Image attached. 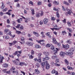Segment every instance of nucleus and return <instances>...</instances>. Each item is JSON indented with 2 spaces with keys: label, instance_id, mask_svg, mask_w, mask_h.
Instances as JSON below:
<instances>
[{
  "label": "nucleus",
  "instance_id": "7",
  "mask_svg": "<svg viewBox=\"0 0 75 75\" xmlns=\"http://www.w3.org/2000/svg\"><path fill=\"white\" fill-rule=\"evenodd\" d=\"M62 46L64 48H69V46L68 44L66 45L63 44Z\"/></svg>",
  "mask_w": 75,
  "mask_h": 75
},
{
  "label": "nucleus",
  "instance_id": "32",
  "mask_svg": "<svg viewBox=\"0 0 75 75\" xmlns=\"http://www.w3.org/2000/svg\"><path fill=\"white\" fill-rule=\"evenodd\" d=\"M23 29H24V27L22 25L20 26L19 30H23Z\"/></svg>",
  "mask_w": 75,
  "mask_h": 75
},
{
  "label": "nucleus",
  "instance_id": "41",
  "mask_svg": "<svg viewBox=\"0 0 75 75\" xmlns=\"http://www.w3.org/2000/svg\"><path fill=\"white\" fill-rule=\"evenodd\" d=\"M38 62H41V57H39V59L38 61Z\"/></svg>",
  "mask_w": 75,
  "mask_h": 75
},
{
  "label": "nucleus",
  "instance_id": "20",
  "mask_svg": "<svg viewBox=\"0 0 75 75\" xmlns=\"http://www.w3.org/2000/svg\"><path fill=\"white\" fill-rule=\"evenodd\" d=\"M40 16V13H37L36 15V17H39Z\"/></svg>",
  "mask_w": 75,
  "mask_h": 75
},
{
  "label": "nucleus",
  "instance_id": "56",
  "mask_svg": "<svg viewBox=\"0 0 75 75\" xmlns=\"http://www.w3.org/2000/svg\"><path fill=\"white\" fill-rule=\"evenodd\" d=\"M62 10H63V11H65V7H64V6H62Z\"/></svg>",
  "mask_w": 75,
  "mask_h": 75
},
{
  "label": "nucleus",
  "instance_id": "58",
  "mask_svg": "<svg viewBox=\"0 0 75 75\" xmlns=\"http://www.w3.org/2000/svg\"><path fill=\"white\" fill-rule=\"evenodd\" d=\"M6 70H7V69H4L3 70V72H4V73H5V72L6 73V72H7V71H6Z\"/></svg>",
  "mask_w": 75,
  "mask_h": 75
},
{
  "label": "nucleus",
  "instance_id": "33",
  "mask_svg": "<svg viewBox=\"0 0 75 75\" xmlns=\"http://www.w3.org/2000/svg\"><path fill=\"white\" fill-rule=\"evenodd\" d=\"M50 49H51V50H53V51H55V49L54 47V46L51 47L50 48Z\"/></svg>",
  "mask_w": 75,
  "mask_h": 75
},
{
  "label": "nucleus",
  "instance_id": "43",
  "mask_svg": "<svg viewBox=\"0 0 75 75\" xmlns=\"http://www.w3.org/2000/svg\"><path fill=\"white\" fill-rule=\"evenodd\" d=\"M44 15V12L42 11H41V13H40V15L41 16H42Z\"/></svg>",
  "mask_w": 75,
  "mask_h": 75
},
{
  "label": "nucleus",
  "instance_id": "38",
  "mask_svg": "<svg viewBox=\"0 0 75 75\" xmlns=\"http://www.w3.org/2000/svg\"><path fill=\"white\" fill-rule=\"evenodd\" d=\"M46 35L49 37H51V35H50V33L49 32L47 33H46Z\"/></svg>",
  "mask_w": 75,
  "mask_h": 75
},
{
  "label": "nucleus",
  "instance_id": "53",
  "mask_svg": "<svg viewBox=\"0 0 75 75\" xmlns=\"http://www.w3.org/2000/svg\"><path fill=\"white\" fill-rule=\"evenodd\" d=\"M16 42H17V41H16V40H14L13 42H12V44H13V45H14L15 44H16Z\"/></svg>",
  "mask_w": 75,
  "mask_h": 75
},
{
  "label": "nucleus",
  "instance_id": "49",
  "mask_svg": "<svg viewBox=\"0 0 75 75\" xmlns=\"http://www.w3.org/2000/svg\"><path fill=\"white\" fill-rule=\"evenodd\" d=\"M62 34H63V35H64V34H67V33L65 30L62 31Z\"/></svg>",
  "mask_w": 75,
  "mask_h": 75
},
{
  "label": "nucleus",
  "instance_id": "26",
  "mask_svg": "<svg viewBox=\"0 0 75 75\" xmlns=\"http://www.w3.org/2000/svg\"><path fill=\"white\" fill-rule=\"evenodd\" d=\"M63 3L64 4H66V5H67V6H69V3L66 2L65 1H64Z\"/></svg>",
  "mask_w": 75,
  "mask_h": 75
},
{
  "label": "nucleus",
  "instance_id": "28",
  "mask_svg": "<svg viewBox=\"0 0 75 75\" xmlns=\"http://www.w3.org/2000/svg\"><path fill=\"white\" fill-rule=\"evenodd\" d=\"M9 31H10V30L7 29H5L4 31V32L5 33H7V32H8Z\"/></svg>",
  "mask_w": 75,
  "mask_h": 75
},
{
  "label": "nucleus",
  "instance_id": "10",
  "mask_svg": "<svg viewBox=\"0 0 75 75\" xmlns=\"http://www.w3.org/2000/svg\"><path fill=\"white\" fill-rule=\"evenodd\" d=\"M19 65L20 66H23V65H27V64L24 62H21L19 63Z\"/></svg>",
  "mask_w": 75,
  "mask_h": 75
},
{
  "label": "nucleus",
  "instance_id": "24",
  "mask_svg": "<svg viewBox=\"0 0 75 75\" xmlns=\"http://www.w3.org/2000/svg\"><path fill=\"white\" fill-rule=\"evenodd\" d=\"M60 28H61V27H60L59 28H51V30H59Z\"/></svg>",
  "mask_w": 75,
  "mask_h": 75
},
{
  "label": "nucleus",
  "instance_id": "9",
  "mask_svg": "<svg viewBox=\"0 0 75 75\" xmlns=\"http://www.w3.org/2000/svg\"><path fill=\"white\" fill-rule=\"evenodd\" d=\"M33 34L35 35L36 37H37L40 36V35H39V34L37 33V32L34 31L33 32Z\"/></svg>",
  "mask_w": 75,
  "mask_h": 75
},
{
  "label": "nucleus",
  "instance_id": "5",
  "mask_svg": "<svg viewBox=\"0 0 75 75\" xmlns=\"http://www.w3.org/2000/svg\"><path fill=\"white\" fill-rule=\"evenodd\" d=\"M67 11L68 12L66 13V14H69V15H71V13H72V11L68 9H67Z\"/></svg>",
  "mask_w": 75,
  "mask_h": 75
},
{
  "label": "nucleus",
  "instance_id": "12",
  "mask_svg": "<svg viewBox=\"0 0 75 75\" xmlns=\"http://www.w3.org/2000/svg\"><path fill=\"white\" fill-rule=\"evenodd\" d=\"M65 55V53L64 52L62 51L60 53V55L61 57H63Z\"/></svg>",
  "mask_w": 75,
  "mask_h": 75
},
{
  "label": "nucleus",
  "instance_id": "30",
  "mask_svg": "<svg viewBox=\"0 0 75 75\" xmlns=\"http://www.w3.org/2000/svg\"><path fill=\"white\" fill-rule=\"evenodd\" d=\"M64 62H65V63L66 65H68V64H69V62H68V60L67 59H65L64 60Z\"/></svg>",
  "mask_w": 75,
  "mask_h": 75
},
{
  "label": "nucleus",
  "instance_id": "6",
  "mask_svg": "<svg viewBox=\"0 0 75 75\" xmlns=\"http://www.w3.org/2000/svg\"><path fill=\"white\" fill-rule=\"evenodd\" d=\"M43 23L44 24H46L48 21V19L47 18H45L43 20Z\"/></svg>",
  "mask_w": 75,
  "mask_h": 75
},
{
  "label": "nucleus",
  "instance_id": "13",
  "mask_svg": "<svg viewBox=\"0 0 75 75\" xmlns=\"http://www.w3.org/2000/svg\"><path fill=\"white\" fill-rule=\"evenodd\" d=\"M53 42L55 44H57V42L55 38H53Z\"/></svg>",
  "mask_w": 75,
  "mask_h": 75
},
{
  "label": "nucleus",
  "instance_id": "61",
  "mask_svg": "<svg viewBox=\"0 0 75 75\" xmlns=\"http://www.w3.org/2000/svg\"><path fill=\"white\" fill-rule=\"evenodd\" d=\"M50 44H48L46 45V47H50Z\"/></svg>",
  "mask_w": 75,
  "mask_h": 75
},
{
  "label": "nucleus",
  "instance_id": "60",
  "mask_svg": "<svg viewBox=\"0 0 75 75\" xmlns=\"http://www.w3.org/2000/svg\"><path fill=\"white\" fill-rule=\"evenodd\" d=\"M18 54V51H17L15 52L13 54V55H16Z\"/></svg>",
  "mask_w": 75,
  "mask_h": 75
},
{
  "label": "nucleus",
  "instance_id": "40",
  "mask_svg": "<svg viewBox=\"0 0 75 75\" xmlns=\"http://www.w3.org/2000/svg\"><path fill=\"white\" fill-rule=\"evenodd\" d=\"M56 15L57 17V18H59L60 16H59V13H58V12H57L56 13Z\"/></svg>",
  "mask_w": 75,
  "mask_h": 75
},
{
  "label": "nucleus",
  "instance_id": "46",
  "mask_svg": "<svg viewBox=\"0 0 75 75\" xmlns=\"http://www.w3.org/2000/svg\"><path fill=\"white\" fill-rule=\"evenodd\" d=\"M33 45V42H29V45H30V46H32Z\"/></svg>",
  "mask_w": 75,
  "mask_h": 75
},
{
  "label": "nucleus",
  "instance_id": "54",
  "mask_svg": "<svg viewBox=\"0 0 75 75\" xmlns=\"http://www.w3.org/2000/svg\"><path fill=\"white\" fill-rule=\"evenodd\" d=\"M29 4H31V5H32V6H33V2H32V1H30L29 2Z\"/></svg>",
  "mask_w": 75,
  "mask_h": 75
},
{
  "label": "nucleus",
  "instance_id": "37",
  "mask_svg": "<svg viewBox=\"0 0 75 75\" xmlns=\"http://www.w3.org/2000/svg\"><path fill=\"white\" fill-rule=\"evenodd\" d=\"M21 25L20 24H18L17 25L16 27V28H18L19 29L20 28V27Z\"/></svg>",
  "mask_w": 75,
  "mask_h": 75
},
{
  "label": "nucleus",
  "instance_id": "57",
  "mask_svg": "<svg viewBox=\"0 0 75 75\" xmlns=\"http://www.w3.org/2000/svg\"><path fill=\"white\" fill-rule=\"evenodd\" d=\"M0 59H2V60H3V59H4V57H3V56H1V55H0Z\"/></svg>",
  "mask_w": 75,
  "mask_h": 75
},
{
  "label": "nucleus",
  "instance_id": "1",
  "mask_svg": "<svg viewBox=\"0 0 75 75\" xmlns=\"http://www.w3.org/2000/svg\"><path fill=\"white\" fill-rule=\"evenodd\" d=\"M45 64H46V68L47 69H48L49 68H50V65L48 63V61L47 60H46L45 61Z\"/></svg>",
  "mask_w": 75,
  "mask_h": 75
},
{
  "label": "nucleus",
  "instance_id": "23",
  "mask_svg": "<svg viewBox=\"0 0 75 75\" xmlns=\"http://www.w3.org/2000/svg\"><path fill=\"white\" fill-rule=\"evenodd\" d=\"M67 68L69 69H72V70H74V68H72L71 67L69 66H68L67 67Z\"/></svg>",
  "mask_w": 75,
  "mask_h": 75
},
{
  "label": "nucleus",
  "instance_id": "22",
  "mask_svg": "<svg viewBox=\"0 0 75 75\" xmlns=\"http://www.w3.org/2000/svg\"><path fill=\"white\" fill-rule=\"evenodd\" d=\"M66 42L67 43V44H70L71 43V41L70 40H67L66 41Z\"/></svg>",
  "mask_w": 75,
  "mask_h": 75
},
{
  "label": "nucleus",
  "instance_id": "51",
  "mask_svg": "<svg viewBox=\"0 0 75 75\" xmlns=\"http://www.w3.org/2000/svg\"><path fill=\"white\" fill-rule=\"evenodd\" d=\"M55 66L57 67H59L60 66V64H59L57 63H55Z\"/></svg>",
  "mask_w": 75,
  "mask_h": 75
},
{
  "label": "nucleus",
  "instance_id": "48",
  "mask_svg": "<svg viewBox=\"0 0 75 75\" xmlns=\"http://www.w3.org/2000/svg\"><path fill=\"white\" fill-rule=\"evenodd\" d=\"M56 19V18H55L54 17H52L51 18V20H53V21L55 20Z\"/></svg>",
  "mask_w": 75,
  "mask_h": 75
},
{
  "label": "nucleus",
  "instance_id": "34",
  "mask_svg": "<svg viewBox=\"0 0 75 75\" xmlns=\"http://www.w3.org/2000/svg\"><path fill=\"white\" fill-rule=\"evenodd\" d=\"M67 30H69V32H70V33H71V32H72V29L71 28H67Z\"/></svg>",
  "mask_w": 75,
  "mask_h": 75
},
{
  "label": "nucleus",
  "instance_id": "50",
  "mask_svg": "<svg viewBox=\"0 0 75 75\" xmlns=\"http://www.w3.org/2000/svg\"><path fill=\"white\" fill-rule=\"evenodd\" d=\"M12 24L13 25H14V26H15L16 24V23L14 21L12 22Z\"/></svg>",
  "mask_w": 75,
  "mask_h": 75
},
{
  "label": "nucleus",
  "instance_id": "3",
  "mask_svg": "<svg viewBox=\"0 0 75 75\" xmlns=\"http://www.w3.org/2000/svg\"><path fill=\"white\" fill-rule=\"evenodd\" d=\"M57 57L56 55L54 54L53 55H52L51 57V58L53 60H55L56 59H57Z\"/></svg>",
  "mask_w": 75,
  "mask_h": 75
},
{
  "label": "nucleus",
  "instance_id": "27",
  "mask_svg": "<svg viewBox=\"0 0 75 75\" xmlns=\"http://www.w3.org/2000/svg\"><path fill=\"white\" fill-rule=\"evenodd\" d=\"M50 58L48 56H45V59L46 60H49Z\"/></svg>",
  "mask_w": 75,
  "mask_h": 75
},
{
  "label": "nucleus",
  "instance_id": "25",
  "mask_svg": "<svg viewBox=\"0 0 75 75\" xmlns=\"http://www.w3.org/2000/svg\"><path fill=\"white\" fill-rule=\"evenodd\" d=\"M8 66V64L6 63L4 64H3V67H4L5 68H7V67Z\"/></svg>",
  "mask_w": 75,
  "mask_h": 75
},
{
  "label": "nucleus",
  "instance_id": "17",
  "mask_svg": "<svg viewBox=\"0 0 75 75\" xmlns=\"http://www.w3.org/2000/svg\"><path fill=\"white\" fill-rule=\"evenodd\" d=\"M53 3L55 5H58L59 4V2L58 1H54L53 2Z\"/></svg>",
  "mask_w": 75,
  "mask_h": 75
},
{
  "label": "nucleus",
  "instance_id": "18",
  "mask_svg": "<svg viewBox=\"0 0 75 75\" xmlns=\"http://www.w3.org/2000/svg\"><path fill=\"white\" fill-rule=\"evenodd\" d=\"M35 47L36 48H40L41 46L38 45H35Z\"/></svg>",
  "mask_w": 75,
  "mask_h": 75
},
{
  "label": "nucleus",
  "instance_id": "45",
  "mask_svg": "<svg viewBox=\"0 0 75 75\" xmlns=\"http://www.w3.org/2000/svg\"><path fill=\"white\" fill-rule=\"evenodd\" d=\"M37 4L39 6L40 5H41V4H42V3L41 2L39 1L38 2Z\"/></svg>",
  "mask_w": 75,
  "mask_h": 75
},
{
  "label": "nucleus",
  "instance_id": "62",
  "mask_svg": "<svg viewBox=\"0 0 75 75\" xmlns=\"http://www.w3.org/2000/svg\"><path fill=\"white\" fill-rule=\"evenodd\" d=\"M30 59H33V56L32 55H31L29 56Z\"/></svg>",
  "mask_w": 75,
  "mask_h": 75
},
{
  "label": "nucleus",
  "instance_id": "4",
  "mask_svg": "<svg viewBox=\"0 0 75 75\" xmlns=\"http://www.w3.org/2000/svg\"><path fill=\"white\" fill-rule=\"evenodd\" d=\"M73 52H68L66 53V55H69L70 56L73 55Z\"/></svg>",
  "mask_w": 75,
  "mask_h": 75
},
{
  "label": "nucleus",
  "instance_id": "36",
  "mask_svg": "<svg viewBox=\"0 0 75 75\" xmlns=\"http://www.w3.org/2000/svg\"><path fill=\"white\" fill-rule=\"evenodd\" d=\"M21 41H23V40H25V38L23 36H21Z\"/></svg>",
  "mask_w": 75,
  "mask_h": 75
},
{
  "label": "nucleus",
  "instance_id": "2",
  "mask_svg": "<svg viewBox=\"0 0 75 75\" xmlns=\"http://www.w3.org/2000/svg\"><path fill=\"white\" fill-rule=\"evenodd\" d=\"M36 42H38V43H40V44H41L42 45H44V40H36Z\"/></svg>",
  "mask_w": 75,
  "mask_h": 75
},
{
  "label": "nucleus",
  "instance_id": "55",
  "mask_svg": "<svg viewBox=\"0 0 75 75\" xmlns=\"http://www.w3.org/2000/svg\"><path fill=\"white\" fill-rule=\"evenodd\" d=\"M62 21L64 23H66V19H64V20H62Z\"/></svg>",
  "mask_w": 75,
  "mask_h": 75
},
{
  "label": "nucleus",
  "instance_id": "64",
  "mask_svg": "<svg viewBox=\"0 0 75 75\" xmlns=\"http://www.w3.org/2000/svg\"><path fill=\"white\" fill-rule=\"evenodd\" d=\"M70 74L71 75H75V73L74 72H72Z\"/></svg>",
  "mask_w": 75,
  "mask_h": 75
},
{
  "label": "nucleus",
  "instance_id": "8",
  "mask_svg": "<svg viewBox=\"0 0 75 75\" xmlns=\"http://www.w3.org/2000/svg\"><path fill=\"white\" fill-rule=\"evenodd\" d=\"M43 54L45 55V56H49L50 55V53L47 52H44Z\"/></svg>",
  "mask_w": 75,
  "mask_h": 75
},
{
  "label": "nucleus",
  "instance_id": "39",
  "mask_svg": "<svg viewBox=\"0 0 75 75\" xmlns=\"http://www.w3.org/2000/svg\"><path fill=\"white\" fill-rule=\"evenodd\" d=\"M21 42H19L21 44H24V43H25V41L24 40H21Z\"/></svg>",
  "mask_w": 75,
  "mask_h": 75
},
{
  "label": "nucleus",
  "instance_id": "47",
  "mask_svg": "<svg viewBox=\"0 0 75 75\" xmlns=\"http://www.w3.org/2000/svg\"><path fill=\"white\" fill-rule=\"evenodd\" d=\"M31 11H32V14L33 15H34V9H32L31 10Z\"/></svg>",
  "mask_w": 75,
  "mask_h": 75
},
{
  "label": "nucleus",
  "instance_id": "14",
  "mask_svg": "<svg viewBox=\"0 0 75 75\" xmlns=\"http://www.w3.org/2000/svg\"><path fill=\"white\" fill-rule=\"evenodd\" d=\"M23 21V18H20L19 19H18L17 21L18 23H20L21 21Z\"/></svg>",
  "mask_w": 75,
  "mask_h": 75
},
{
  "label": "nucleus",
  "instance_id": "19",
  "mask_svg": "<svg viewBox=\"0 0 75 75\" xmlns=\"http://www.w3.org/2000/svg\"><path fill=\"white\" fill-rule=\"evenodd\" d=\"M74 49L73 48H71L70 49L69 51L72 52H74Z\"/></svg>",
  "mask_w": 75,
  "mask_h": 75
},
{
  "label": "nucleus",
  "instance_id": "15",
  "mask_svg": "<svg viewBox=\"0 0 75 75\" xmlns=\"http://www.w3.org/2000/svg\"><path fill=\"white\" fill-rule=\"evenodd\" d=\"M35 67L37 68H38L40 67V64L39 63H37L35 64Z\"/></svg>",
  "mask_w": 75,
  "mask_h": 75
},
{
  "label": "nucleus",
  "instance_id": "63",
  "mask_svg": "<svg viewBox=\"0 0 75 75\" xmlns=\"http://www.w3.org/2000/svg\"><path fill=\"white\" fill-rule=\"evenodd\" d=\"M59 59H56V60L55 61V62H56V63H57L58 62H59Z\"/></svg>",
  "mask_w": 75,
  "mask_h": 75
},
{
  "label": "nucleus",
  "instance_id": "35",
  "mask_svg": "<svg viewBox=\"0 0 75 75\" xmlns=\"http://www.w3.org/2000/svg\"><path fill=\"white\" fill-rule=\"evenodd\" d=\"M67 24L69 27H71V22H67Z\"/></svg>",
  "mask_w": 75,
  "mask_h": 75
},
{
  "label": "nucleus",
  "instance_id": "11",
  "mask_svg": "<svg viewBox=\"0 0 75 75\" xmlns=\"http://www.w3.org/2000/svg\"><path fill=\"white\" fill-rule=\"evenodd\" d=\"M35 73L36 74H40V71L37 69H35Z\"/></svg>",
  "mask_w": 75,
  "mask_h": 75
},
{
  "label": "nucleus",
  "instance_id": "59",
  "mask_svg": "<svg viewBox=\"0 0 75 75\" xmlns=\"http://www.w3.org/2000/svg\"><path fill=\"white\" fill-rule=\"evenodd\" d=\"M22 35H25V33L24 32H23L22 33H21Z\"/></svg>",
  "mask_w": 75,
  "mask_h": 75
},
{
  "label": "nucleus",
  "instance_id": "44",
  "mask_svg": "<svg viewBox=\"0 0 75 75\" xmlns=\"http://www.w3.org/2000/svg\"><path fill=\"white\" fill-rule=\"evenodd\" d=\"M4 8V4L2 3V6H1V9H3Z\"/></svg>",
  "mask_w": 75,
  "mask_h": 75
},
{
  "label": "nucleus",
  "instance_id": "52",
  "mask_svg": "<svg viewBox=\"0 0 75 75\" xmlns=\"http://www.w3.org/2000/svg\"><path fill=\"white\" fill-rule=\"evenodd\" d=\"M31 54L32 55H34V51L33 50H31Z\"/></svg>",
  "mask_w": 75,
  "mask_h": 75
},
{
  "label": "nucleus",
  "instance_id": "21",
  "mask_svg": "<svg viewBox=\"0 0 75 75\" xmlns=\"http://www.w3.org/2000/svg\"><path fill=\"white\" fill-rule=\"evenodd\" d=\"M13 63H14L16 65H18L19 64V63L16 61H13Z\"/></svg>",
  "mask_w": 75,
  "mask_h": 75
},
{
  "label": "nucleus",
  "instance_id": "42",
  "mask_svg": "<svg viewBox=\"0 0 75 75\" xmlns=\"http://www.w3.org/2000/svg\"><path fill=\"white\" fill-rule=\"evenodd\" d=\"M56 72H57V71L55 70H53L52 71V74H56Z\"/></svg>",
  "mask_w": 75,
  "mask_h": 75
},
{
  "label": "nucleus",
  "instance_id": "16",
  "mask_svg": "<svg viewBox=\"0 0 75 75\" xmlns=\"http://www.w3.org/2000/svg\"><path fill=\"white\" fill-rule=\"evenodd\" d=\"M29 21H30V19H29V18H27L25 19V23H28Z\"/></svg>",
  "mask_w": 75,
  "mask_h": 75
},
{
  "label": "nucleus",
  "instance_id": "29",
  "mask_svg": "<svg viewBox=\"0 0 75 75\" xmlns=\"http://www.w3.org/2000/svg\"><path fill=\"white\" fill-rule=\"evenodd\" d=\"M16 34H21V31L18 30H16Z\"/></svg>",
  "mask_w": 75,
  "mask_h": 75
},
{
  "label": "nucleus",
  "instance_id": "31",
  "mask_svg": "<svg viewBox=\"0 0 75 75\" xmlns=\"http://www.w3.org/2000/svg\"><path fill=\"white\" fill-rule=\"evenodd\" d=\"M45 63L44 62L41 63V65L42 68H44V66H45Z\"/></svg>",
  "mask_w": 75,
  "mask_h": 75
}]
</instances>
